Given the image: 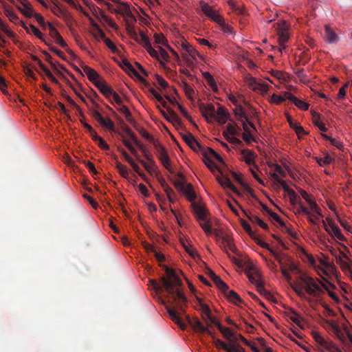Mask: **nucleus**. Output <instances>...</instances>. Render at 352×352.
Wrapping results in <instances>:
<instances>
[{"instance_id": "nucleus-24", "label": "nucleus", "mask_w": 352, "mask_h": 352, "mask_svg": "<svg viewBox=\"0 0 352 352\" xmlns=\"http://www.w3.org/2000/svg\"><path fill=\"white\" fill-rule=\"evenodd\" d=\"M244 213H245V216L248 217V219L252 223L258 224L260 227H261L263 229H264L265 230L269 229L267 224L265 223L263 220H261L256 215L252 214L251 213H248L245 211H244Z\"/></svg>"}, {"instance_id": "nucleus-22", "label": "nucleus", "mask_w": 352, "mask_h": 352, "mask_svg": "<svg viewBox=\"0 0 352 352\" xmlns=\"http://www.w3.org/2000/svg\"><path fill=\"white\" fill-rule=\"evenodd\" d=\"M215 113L216 118L214 119H216L219 123L223 124L226 122L229 116V114L226 109L221 106H219L217 111H215Z\"/></svg>"}, {"instance_id": "nucleus-53", "label": "nucleus", "mask_w": 352, "mask_h": 352, "mask_svg": "<svg viewBox=\"0 0 352 352\" xmlns=\"http://www.w3.org/2000/svg\"><path fill=\"white\" fill-rule=\"evenodd\" d=\"M223 243L226 247H227L230 251L232 252H235L236 247L232 243V241L228 237H225L223 239Z\"/></svg>"}, {"instance_id": "nucleus-49", "label": "nucleus", "mask_w": 352, "mask_h": 352, "mask_svg": "<svg viewBox=\"0 0 352 352\" xmlns=\"http://www.w3.org/2000/svg\"><path fill=\"white\" fill-rule=\"evenodd\" d=\"M183 87L184 90L185 91L186 95L190 99L192 98V95L194 94V89L191 87L190 85H188L187 82H183Z\"/></svg>"}, {"instance_id": "nucleus-36", "label": "nucleus", "mask_w": 352, "mask_h": 352, "mask_svg": "<svg viewBox=\"0 0 352 352\" xmlns=\"http://www.w3.org/2000/svg\"><path fill=\"white\" fill-rule=\"evenodd\" d=\"M216 327L226 339L233 337V332L229 328L223 327L219 322L217 324Z\"/></svg>"}, {"instance_id": "nucleus-59", "label": "nucleus", "mask_w": 352, "mask_h": 352, "mask_svg": "<svg viewBox=\"0 0 352 352\" xmlns=\"http://www.w3.org/2000/svg\"><path fill=\"white\" fill-rule=\"evenodd\" d=\"M54 39L55 40L56 43L57 44H58L60 47H62L66 49L67 50H68V49H67V44L63 40V38H62V36H61V35L60 34L57 36H56Z\"/></svg>"}, {"instance_id": "nucleus-16", "label": "nucleus", "mask_w": 352, "mask_h": 352, "mask_svg": "<svg viewBox=\"0 0 352 352\" xmlns=\"http://www.w3.org/2000/svg\"><path fill=\"white\" fill-rule=\"evenodd\" d=\"M192 207L197 219L199 221H206L207 220L206 210L195 202L192 203Z\"/></svg>"}, {"instance_id": "nucleus-21", "label": "nucleus", "mask_w": 352, "mask_h": 352, "mask_svg": "<svg viewBox=\"0 0 352 352\" xmlns=\"http://www.w3.org/2000/svg\"><path fill=\"white\" fill-rule=\"evenodd\" d=\"M323 223L324 229L328 233L333 232L335 236L341 241L344 239V236L342 234L340 229L336 225L333 223H330L329 226L326 225L324 222H323Z\"/></svg>"}, {"instance_id": "nucleus-41", "label": "nucleus", "mask_w": 352, "mask_h": 352, "mask_svg": "<svg viewBox=\"0 0 352 352\" xmlns=\"http://www.w3.org/2000/svg\"><path fill=\"white\" fill-rule=\"evenodd\" d=\"M204 76L208 84L211 87V88L215 91L217 89V86L216 85L215 80L213 76L209 72L204 73Z\"/></svg>"}, {"instance_id": "nucleus-23", "label": "nucleus", "mask_w": 352, "mask_h": 352, "mask_svg": "<svg viewBox=\"0 0 352 352\" xmlns=\"http://www.w3.org/2000/svg\"><path fill=\"white\" fill-rule=\"evenodd\" d=\"M217 179L221 186L230 188L231 190H232L236 194L239 193L237 188L233 185V184L228 177H217Z\"/></svg>"}, {"instance_id": "nucleus-13", "label": "nucleus", "mask_w": 352, "mask_h": 352, "mask_svg": "<svg viewBox=\"0 0 352 352\" xmlns=\"http://www.w3.org/2000/svg\"><path fill=\"white\" fill-rule=\"evenodd\" d=\"M21 26L26 30L28 33L31 32L35 35L38 38L41 40L45 45H50V41H47L44 37L43 34L41 32V31L34 25H30L29 27L26 26L25 24L21 21Z\"/></svg>"}, {"instance_id": "nucleus-27", "label": "nucleus", "mask_w": 352, "mask_h": 352, "mask_svg": "<svg viewBox=\"0 0 352 352\" xmlns=\"http://www.w3.org/2000/svg\"><path fill=\"white\" fill-rule=\"evenodd\" d=\"M98 123L102 126L103 128L109 130L110 132L112 133H117L115 127V124L113 122L109 119V118H102Z\"/></svg>"}, {"instance_id": "nucleus-52", "label": "nucleus", "mask_w": 352, "mask_h": 352, "mask_svg": "<svg viewBox=\"0 0 352 352\" xmlns=\"http://www.w3.org/2000/svg\"><path fill=\"white\" fill-rule=\"evenodd\" d=\"M293 103L298 107V108L302 109V110H307L309 107V104L306 103L305 102L299 100L296 97V99L293 101Z\"/></svg>"}, {"instance_id": "nucleus-6", "label": "nucleus", "mask_w": 352, "mask_h": 352, "mask_svg": "<svg viewBox=\"0 0 352 352\" xmlns=\"http://www.w3.org/2000/svg\"><path fill=\"white\" fill-rule=\"evenodd\" d=\"M201 10L204 14L218 24L223 23V18L219 15L217 10L206 3H201Z\"/></svg>"}, {"instance_id": "nucleus-38", "label": "nucleus", "mask_w": 352, "mask_h": 352, "mask_svg": "<svg viewBox=\"0 0 352 352\" xmlns=\"http://www.w3.org/2000/svg\"><path fill=\"white\" fill-rule=\"evenodd\" d=\"M256 287L257 292L264 296L267 299L270 300L272 298L271 294L265 289L263 281L259 283H256Z\"/></svg>"}, {"instance_id": "nucleus-35", "label": "nucleus", "mask_w": 352, "mask_h": 352, "mask_svg": "<svg viewBox=\"0 0 352 352\" xmlns=\"http://www.w3.org/2000/svg\"><path fill=\"white\" fill-rule=\"evenodd\" d=\"M4 14L12 23H16L19 21L16 14L8 6H4Z\"/></svg>"}, {"instance_id": "nucleus-51", "label": "nucleus", "mask_w": 352, "mask_h": 352, "mask_svg": "<svg viewBox=\"0 0 352 352\" xmlns=\"http://www.w3.org/2000/svg\"><path fill=\"white\" fill-rule=\"evenodd\" d=\"M282 187L284 189V190L288 192V193L292 195V197H294V198L296 197V192H294V190H292V189H289V187L287 185L286 182L280 179L278 182Z\"/></svg>"}, {"instance_id": "nucleus-32", "label": "nucleus", "mask_w": 352, "mask_h": 352, "mask_svg": "<svg viewBox=\"0 0 352 352\" xmlns=\"http://www.w3.org/2000/svg\"><path fill=\"white\" fill-rule=\"evenodd\" d=\"M179 242L186 252L192 257L195 258L197 255V251L191 246H188L183 237L179 238Z\"/></svg>"}, {"instance_id": "nucleus-60", "label": "nucleus", "mask_w": 352, "mask_h": 352, "mask_svg": "<svg viewBox=\"0 0 352 352\" xmlns=\"http://www.w3.org/2000/svg\"><path fill=\"white\" fill-rule=\"evenodd\" d=\"M199 224L206 234H208L212 232V228L208 224V219L206 221H200Z\"/></svg>"}, {"instance_id": "nucleus-45", "label": "nucleus", "mask_w": 352, "mask_h": 352, "mask_svg": "<svg viewBox=\"0 0 352 352\" xmlns=\"http://www.w3.org/2000/svg\"><path fill=\"white\" fill-rule=\"evenodd\" d=\"M121 127L123 130V131L129 136V138L131 140H133L134 138H135V135L134 133L131 130V129L123 122V120L121 121Z\"/></svg>"}, {"instance_id": "nucleus-46", "label": "nucleus", "mask_w": 352, "mask_h": 352, "mask_svg": "<svg viewBox=\"0 0 352 352\" xmlns=\"http://www.w3.org/2000/svg\"><path fill=\"white\" fill-rule=\"evenodd\" d=\"M228 3L229 4V6H230L231 9L233 11L236 12L239 14H244L243 9L240 8L239 6H238L234 1V0H228Z\"/></svg>"}, {"instance_id": "nucleus-26", "label": "nucleus", "mask_w": 352, "mask_h": 352, "mask_svg": "<svg viewBox=\"0 0 352 352\" xmlns=\"http://www.w3.org/2000/svg\"><path fill=\"white\" fill-rule=\"evenodd\" d=\"M340 255H339L338 256L336 255L337 263L340 266L343 271L351 272V270L349 263L346 261L343 260V258H348L347 256L342 252H340Z\"/></svg>"}, {"instance_id": "nucleus-64", "label": "nucleus", "mask_w": 352, "mask_h": 352, "mask_svg": "<svg viewBox=\"0 0 352 352\" xmlns=\"http://www.w3.org/2000/svg\"><path fill=\"white\" fill-rule=\"evenodd\" d=\"M105 45L109 48L113 52H116L117 51V47L115 44L108 38H106L103 40Z\"/></svg>"}, {"instance_id": "nucleus-11", "label": "nucleus", "mask_w": 352, "mask_h": 352, "mask_svg": "<svg viewBox=\"0 0 352 352\" xmlns=\"http://www.w3.org/2000/svg\"><path fill=\"white\" fill-rule=\"evenodd\" d=\"M226 297L235 305H239L243 302V300L234 290H230L227 285V289H219Z\"/></svg>"}, {"instance_id": "nucleus-7", "label": "nucleus", "mask_w": 352, "mask_h": 352, "mask_svg": "<svg viewBox=\"0 0 352 352\" xmlns=\"http://www.w3.org/2000/svg\"><path fill=\"white\" fill-rule=\"evenodd\" d=\"M153 145L155 148L158 159L166 169L170 170V160L165 148L157 141L154 142Z\"/></svg>"}, {"instance_id": "nucleus-57", "label": "nucleus", "mask_w": 352, "mask_h": 352, "mask_svg": "<svg viewBox=\"0 0 352 352\" xmlns=\"http://www.w3.org/2000/svg\"><path fill=\"white\" fill-rule=\"evenodd\" d=\"M98 146L101 148V149H103V150H105V151H108L109 150V145L107 144V142L104 140L103 138H102L101 137L100 138H98L97 140L95 141Z\"/></svg>"}, {"instance_id": "nucleus-44", "label": "nucleus", "mask_w": 352, "mask_h": 352, "mask_svg": "<svg viewBox=\"0 0 352 352\" xmlns=\"http://www.w3.org/2000/svg\"><path fill=\"white\" fill-rule=\"evenodd\" d=\"M296 74L297 77L300 79V80L303 84H308L309 82V80L308 79L307 76L305 73L303 69H299L298 71H297L296 72Z\"/></svg>"}, {"instance_id": "nucleus-15", "label": "nucleus", "mask_w": 352, "mask_h": 352, "mask_svg": "<svg viewBox=\"0 0 352 352\" xmlns=\"http://www.w3.org/2000/svg\"><path fill=\"white\" fill-rule=\"evenodd\" d=\"M324 39L329 43H337L339 41V37L336 33L328 25L324 27Z\"/></svg>"}, {"instance_id": "nucleus-3", "label": "nucleus", "mask_w": 352, "mask_h": 352, "mask_svg": "<svg viewBox=\"0 0 352 352\" xmlns=\"http://www.w3.org/2000/svg\"><path fill=\"white\" fill-rule=\"evenodd\" d=\"M301 280L305 285V291L313 297L320 298L324 293L323 289L329 290L326 284L321 282L320 285H318L312 278L302 277Z\"/></svg>"}, {"instance_id": "nucleus-19", "label": "nucleus", "mask_w": 352, "mask_h": 352, "mask_svg": "<svg viewBox=\"0 0 352 352\" xmlns=\"http://www.w3.org/2000/svg\"><path fill=\"white\" fill-rule=\"evenodd\" d=\"M206 274L210 277L219 289H227V284L210 268H207Z\"/></svg>"}, {"instance_id": "nucleus-25", "label": "nucleus", "mask_w": 352, "mask_h": 352, "mask_svg": "<svg viewBox=\"0 0 352 352\" xmlns=\"http://www.w3.org/2000/svg\"><path fill=\"white\" fill-rule=\"evenodd\" d=\"M201 153L204 158H208L210 157H214L217 160L220 162H223V159L219 154H218L214 150L210 147L204 148L201 149Z\"/></svg>"}, {"instance_id": "nucleus-12", "label": "nucleus", "mask_w": 352, "mask_h": 352, "mask_svg": "<svg viewBox=\"0 0 352 352\" xmlns=\"http://www.w3.org/2000/svg\"><path fill=\"white\" fill-rule=\"evenodd\" d=\"M184 142L194 151H201L203 146L197 141L192 133H186L182 135Z\"/></svg>"}, {"instance_id": "nucleus-14", "label": "nucleus", "mask_w": 352, "mask_h": 352, "mask_svg": "<svg viewBox=\"0 0 352 352\" xmlns=\"http://www.w3.org/2000/svg\"><path fill=\"white\" fill-rule=\"evenodd\" d=\"M245 162L249 166L258 168V166L255 164L256 154L250 149H243L241 151Z\"/></svg>"}, {"instance_id": "nucleus-61", "label": "nucleus", "mask_w": 352, "mask_h": 352, "mask_svg": "<svg viewBox=\"0 0 352 352\" xmlns=\"http://www.w3.org/2000/svg\"><path fill=\"white\" fill-rule=\"evenodd\" d=\"M205 164L206 166L212 171L213 172L214 169L217 168V166L214 164V163L211 160L210 157H208V158H204V160Z\"/></svg>"}, {"instance_id": "nucleus-33", "label": "nucleus", "mask_w": 352, "mask_h": 352, "mask_svg": "<svg viewBox=\"0 0 352 352\" xmlns=\"http://www.w3.org/2000/svg\"><path fill=\"white\" fill-rule=\"evenodd\" d=\"M241 129L236 124H228L226 126V134L228 135H239L240 134Z\"/></svg>"}, {"instance_id": "nucleus-40", "label": "nucleus", "mask_w": 352, "mask_h": 352, "mask_svg": "<svg viewBox=\"0 0 352 352\" xmlns=\"http://www.w3.org/2000/svg\"><path fill=\"white\" fill-rule=\"evenodd\" d=\"M166 98L171 102L172 104H176L178 106V108L182 113V114L189 121L192 122L191 117L187 112V111L182 106L180 105L177 102H176L175 100L171 99L169 96H167Z\"/></svg>"}, {"instance_id": "nucleus-47", "label": "nucleus", "mask_w": 352, "mask_h": 352, "mask_svg": "<svg viewBox=\"0 0 352 352\" xmlns=\"http://www.w3.org/2000/svg\"><path fill=\"white\" fill-rule=\"evenodd\" d=\"M269 166L270 167L272 168L278 175H280L281 177H285V171L281 168V166L279 164L272 163L270 164Z\"/></svg>"}, {"instance_id": "nucleus-20", "label": "nucleus", "mask_w": 352, "mask_h": 352, "mask_svg": "<svg viewBox=\"0 0 352 352\" xmlns=\"http://www.w3.org/2000/svg\"><path fill=\"white\" fill-rule=\"evenodd\" d=\"M118 6V8L113 9L114 13L120 14L123 16H132V13L127 3L122 1L121 3Z\"/></svg>"}, {"instance_id": "nucleus-2", "label": "nucleus", "mask_w": 352, "mask_h": 352, "mask_svg": "<svg viewBox=\"0 0 352 352\" xmlns=\"http://www.w3.org/2000/svg\"><path fill=\"white\" fill-rule=\"evenodd\" d=\"M82 68L84 74H86L89 80L94 84L103 96L112 102L111 100V96L113 94V89L108 85L105 80L90 67L84 65Z\"/></svg>"}, {"instance_id": "nucleus-1", "label": "nucleus", "mask_w": 352, "mask_h": 352, "mask_svg": "<svg viewBox=\"0 0 352 352\" xmlns=\"http://www.w3.org/2000/svg\"><path fill=\"white\" fill-rule=\"evenodd\" d=\"M166 276H161L160 283L154 279L149 280L151 285L157 292L166 291L171 296L173 300L170 302V305L166 306L167 312L171 320L177 323L182 329L186 328V324L182 320L181 316H184L186 320L195 331L201 333H207L214 340V345L217 349L225 350L227 344L218 338H215L212 332L205 327L198 318H191L186 314V307L187 306V298L181 291L182 282L175 271L164 266Z\"/></svg>"}, {"instance_id": "nucleus-63", "label": "nucleus", "mask_w": 352, "mask_h": 352, "mask_svg": "<svg viewBox=\"0 0 352 352\" xmlns=\"http://www.w3.org/2000/svg\"><path fill=\"white\" fill-rule=\"evenodd\" d=\"M223 135L230 143L235 144H241L242 143L239 139L236 137H230V135H226V132H223Z\"/></svg>"}, {"instance_id": "nucleus-42", "label": "nucleus", "mask_w": 352, "mask_h": 352, "mask_svg": "<svg viewBox=\"0 0 352 352\" xmlns=\"http://www.w3.org/2000/svg\"><path fill=\"white\" fill-rule=\"evenodd\" d=\"M116 168L119 173L124 178H127L129 176V170L125 165H123L120 162H117Z\"/></svg>"}, {"instance_id": "nucleus-17", "label": "nucleus", "mask_w": 352, "mask_h": 352, "mask_svg": "<svg viewBox=\"0 0 352 352\" xmlns=\"http://www.w3.org/2000/svg\"><path fill=\"white\" fill-rule=\"evenodd\" d=\"M249 86L254 91H261L266 92L268 91L269 86L267 84L258 82L254 78H250L248 79Z\"/></svg>"}, {"instance_id": "nucleus-48", "label": "nucleus", "mask_w": 352, "mask_h": 352, "mask_svg": "<svg viewBox=\"0 0 352 352\" xmlns=\"http://www.w3.org/2000/svg\"><path fill=\"white\" fill-rule=\"evenodd\" d=\"M140 37L141 40V43L146 49L151 45L148 37L143 32H140Z\"/></svg>"}, {"instance_id": "nucleus-55", "label": "nucleus", "mask_w": 352, "mask_h": 352, "mask_svg": "<svg viewBox=\"0 0 352 352\" xmlns=\"http://www.w3.org/2000/svg\"><path fill=\"white\" fill-rule=\"evenodd\" d=\"M52 2L54 3V7L52 8V11L56 16H60V15L63 14L64 12L57 4V3H58L57 0H53Z\"/></svg>"}, {"instance_id": "nucleus-8", "label": "nucleus", "mask_w": 352, "mask_h": 352, "mask_svg": "<svg viewBox=\"0 0 352 352\" xmlns=\"http://www.w3.org/2000/svg\"><path fill=\"white\" fill-rule=\"evenodd\" d=\"M300 195L306 201L310 207L311 211L320 217H322L320 207L316 202L312 199L311 195H309L305 190H301Z\"/></svg>"}, {"instance_id": "nucleus-39", "label": "nucleus", "mask_w": 352, "mask_h": 352, "mask_svg": "<svg viewBox=\"0 0 352 352\" xmlns=\"http://www.w3.org/2000/svg\"><path fill=\"white\" fill-rule=\"evenodd\" d=\"M135 129L140 133L141 136L144 138V139L150 141L153 144L154 142H157L156 140H155L149 133L148 131H146L142 127H138L136 126Z\"/></svg>"}, {"instance_id": "nucleus-58", "label": "nucleus", "mask_w": 352, "mask_h": 352, "mask_svg": "<svg viewBox=\"0 0 352 352\" xmlns=\"http://www.w3.org/2000/svg\"><path fill=\"white\" fill-rule=\"evenodd\" d=\"M47 28L50 30V36L53 38H54L56 36H57L60 34L51 23H47Z\"/></svg>"}, {"instance_id": "nucleus-62", "label": "nucleus", "mask_w": 352, "mask_h": 352, "mask_svg": "<svg viewBox=\"0 0 352 352\" xmlns=\"http://www.w3.org/2000/svg\"><path fill=\"white\" fill-rule=\"evenodd\" d=\"M155 41L157 44L165 45L166 40L162 34H155L154 35Z\"/></svg>"}, {"instance_id": "nucleus-54", "label": "nucleus", "mask_w": 352, "mask_h": 352, "mask_svg": "<svg viewBox=\"0 0 352 352\" xmlns=\"http://www.w3.org/2000/svg\"><path fill=\"white\" fill-rule=\"evenodd\" d=\"M150 92L157 99V100L163 105L164 107H166V103L163 100V98L161 95H160L154 89H151Z\"/></svg>"}, {"instance_id": "nucleus-56", "label": "nucleus", "mask_w": 352, "mask_h": 352, "mask_svg": "<svg viewBox=\"0 0 352 352\" xmlns=\"http://www.w3.org/2000/svg\"><path fill=\"white\" fill-rule=\"evenodd\" d=\"M248 278L250 281L255 285L256 283H259L263 281L258 274H249Z\"/></svg>"}, {"instance_id": "nucleus-30", "label": "nucleus", "mask_w": 352, "mask_h": 352, "mask_svg": "<svg viewBox=\"0 0 352 352\" xmlns=\"http://www.w3.org/2000/svg\"><path fill=\"white\" fill-rule=\"evenodd\" d=\"M296 213L305 214V215L307 216L309 221L311 223H315L314 218L311 217L312 213L302 204V202L298 203V207L296 209Z\"/></svg>"}, {"instance_id": "nucleus-28", "label": "nucleus", "mask_w": 352, "mask_h": 352, "mask_svg": "<svg viewBox=\"0 0 352 352\" xmlns=\"http://www.w3.org/2000/svg\"><path fill=\"white\" fill-rule=\"evenodd\" d=\"M182 192L186 195L189 201L194 203L196 199V194L194 192L192 186L190 184H188L184 189L182 191Z\"/></svg>"}, {"instance_id": "nucleus-4", "label": "nucleus", "mask_w": 352, "mask_h": 352, "mask_svg": "<svg viewBox=\"0 0 352 352\" xmlns=\"http://www.w3.org/2000/svg\"><path fill=\"white\" fill-rule=\"evenodd\" d=\"M276 32L278 36L279 44L281 48L279 51L282 52L283 49H285V44L288 41L289 37L288 34V26L285 21H280L276 23Z\"/></svg>"}, {"instance_id": "nucleus-10", "label": "nucleus", "mask_w": 352, "mask_h": 352, "mask_svg": "<svg viewBox=\"0 0 352 352\" xmlns=\"http://www.w3.org/2000/svg\"><path fill=\"white\" fill-rule=\"evenodd\" d=\"M199 110L204 117L208 121L209 118L214 119L216 118L214 106L212 104H205L201 103L199 104Z\"/></svg>"}, {"instance_id": "nucleus-29", "label": "nucleus", "mask_w": 352, "mask_h": 352, "mask_svg": "<svg viewBox=\"0 0 352 352\" xmlns=\"http://www.w3.org/2000/svg\"><path fill=\"white\" fill-rule=\"evenodd\" d=\"M243 128L244 129V133L242 135L243 140L246 143H250L251 141L254 140V137L252 135L251 131L249 128L248 123H246L245 122H243Z\"/></svg>"}, {"instance_id": "nucleus-34", "label": "nucleus", "mask_w": 352, "mask_h": 352, "mask_svg": "<svg viewBox=\"0 0 352 352\" xmlns=\"http://www.w3.org/2000/svg\"><path fill=\"white\" fill-rule=\"evenodd\" d=\"M312 120H313V122L314 124L317 126L319 129L323 132H325L327 131V127L324 125L323 123H322L320 122V114L316 113V112H314L313 114H312Z\"/></svg>"}, {"instance_id": "nucleus-37", "label": "nucleus", "mask_w": 352, "mask_h": 352, "mask_svg": "<svg viewBox=\"0 0 352 352\" xmlns=\"http://www.w3.org/2000/svg\"><path fill=\"white\" fill-rule=\"evenodd\" d=\"M316 160L320 166L329 164L334 161L333 158L331 157L329 153H326L324 158L316 157Z\"/></svg>"}, {"instance_id": "nucleus-5", "label": "nucleus", "mask_w": 352, "mask_h": 352, "mask_svg": "<svg viewBox=\"0 0 352 352\" xmlns=\"http://www.w3.org/2000/svg\"><path fill=\"white\" fill-rule=\"evenodd\" d=\"M118 135H120L122 138V143L130 151V152L136 157L137 160L144 166V168L146 170V171H148V173H151L153 166H154V164H151L149 162L146 163L144 160H142L140 157V156L138 155L137 151L132 146V144L124 138L123 134L121 132H118Z\"/></svg>"}, {"instance_id": "nucleus-50", "label": "nucleus", "mask_w": 352, "mask_h": 352, "mask_svg": "<svg viewBox=\"0 0 352 352\" xmlns=\"http://www.w3.org/2000/svg\"><path fill=\"white\" fill-rule=\"evenodd\" d=\"M34 17L35 18V19L36 20V21L38 22V23L43 28V29H45L47 28V23L49 22H45L43 16L38 14V13H36L34 16Z\"/></svg>"}, {"instance_id": "nucleus-18", "label": "nucleus", "mask_w": 352, "mask_h": 352, "mask_svg": "<svg viewBox=\"0 0 352 352\" xmlns=\"http://www.w3.org/2000/svg\"><path fill=\"white\" fill-rule=\"evenodd\" d=\"M314 338L315 341L318 344H319L323 349L330 352H332L331 349L333 348V344L331 342L325 340L322 336H320L318 333H314Z\"/></svg>"}, {"instance_id": "nucleus-43", "label": "nucleus", "mask_w": 352, "mask_h": 352, "mask_svg": "<svg viewBox=\"0 0 352 352\" xmlns=\"http://www.w3.org/2000/svg\"><path fill=\"white\" fill-rule=\"evenodd\" d=\"M269 215L272 219H273L274 221L278 222L281 227L285 228L286 230H288L289 233H290V232H289V230H291L290 228H287L285 222L280 219V217L276 213L272 211V212H270V214Z\"/></svg>"}, {"instance_id": "nucleus-9", "label": "nucleus", "mask_w": 352, "mask_h": 352, "mask_svg": "<svg viewBox=\"0 0 352 352\" xmlns=\"http://www.w3.org/2000/svg\"><path fill=\"white\" fill-rule=\"evenodd\" d=\"M234 113L235 116L236 117V119L239 121H240L242 123V124H243V122H245L246 123H248L250 126H251L254 131H256V127L254 124L250 121L249 118L246 115L243 107L241 104L236 106V108L234 110Z\"/></svg>"}, {"instance_id": "nucleus-31", "label": "nucleus", "mask_w": 352, "mask_h": 352, "mask_svg": "<svg viewBox=\"0 0 352 352\" xmlns=\"http://www.w3.org/2000/svg\"><path fill=\"white\" fill-rule=\"evenodd\" d=\"M201 317L204 322L207 326H211L212 324L217 325L219 321L211 315V311L201 314Z\"/></svg>"}]
</instances>
